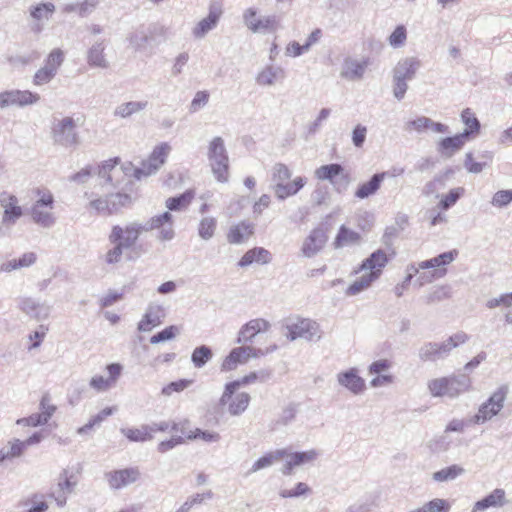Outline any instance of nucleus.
I'll return each instance as SVG.
<instances>
[{
	"mask_svg": "<svg viewBox=\"0 0 512 512\" xmlns=\"http://www.w3.org/2000/svg\"><path fill=\"white\" fill-rule=\"evenodd\" d=\"M407 39V30L404 25H398L388 37V43L393 48L402 47Z\"/></svg>",
	"mask_w": 512,
	"mask_h": 512,
	"instance_id": "obj_56",
	"label": "nucleus"
},
{
	"mask_svg": "<svg viewBox=\"0 0 512 512\" xmlns=\"http://www.w3.org/2000/svg\"><path fill=\"white\" fill-rule=\"evenodd\" d=\"M35 201L30 209V215L33 222L43 228H51L56 223L54 210V196L47 188H37L34 190Z\"/></svg>",
	"mask_w": 512,
	"mask_h": 512,
	"instance_id": "obj_4",
	"label": "nucleus"
},
{
	"mask_svg": "<svg viewBox=\"0 0 512 512\" xmlns=\"http://www.w3.org/2000/svg\"><path fill=\"white\" fill-rule=\"evenodd\" d=\"M194 195L193 190H186L179 196L168 198L165 201V206L169 211H182L190 205Z\"/></svg>",
	"mask_w": 512,
	"mask_h": 512,
	"instance_id": "obj_40",
	"label": "nucleus"
},
{
	"mask_svg": "<svg viewBox=\"0 0 512 512\" xmlns=\"http://www.w3.org/2000/svg\"><path fill=\"white\" fill-rule=\"evenodd\" d=\"M327 235L322 227L313 229L305 238L301 251L307 258H311L318 254L327 242Z\"/></svg>",
	"mask_w": 512,
	"mask_h": 512,
	"instance_id": "obj_21",
	"label": "nucleus"
},
{
	"mask_svg": "<svg viewBox=\"0 0 512 512\" xmlns=\"http://www.w3.org/2000/svg\"><path fill=\"white\" fill-rule=\"evenodd\" d=\"M104 46L102 42L94 44L88 51V63L91 66L106 68L107 61L103 55Z\"/></svg>",
	"mask_w": 512,
	"mask_h": 512,
	"instance_id": "obj_48",
	"label": "nucleus"
},
{
	"mask_svg": "<svg viewBox=\"0 0 512 512\" xmlns=\"http://www.w3.org/2000/svg\"><path fill=\"white\" fill-rule=\"evenodd\" d=\"M387 263L388 257L383 250L378 249L373 252L355 271L356 273L363 272V274L346 289L345 294L356 296L367 290L381 276Z\"/></svg>",
	"mask_w": 512,
	"mask_h": 512,
	"instance_id": "obj_2",
	"label": "nucleus"
},
{
	"mask_svg": "<svg viewBox=\"0 0 512 512\" xmlns=\"http://www.w3.org/2000/svg\"><path fill=\"white\" fill-rule=\"evenodd\" d=\"M76 486V482H72L68 476V471L64 470L58 479L55 488L50 492V497L53 498L57 505L63 507L66 504L67 497L70 495Z\"/></svg>",
	"mask_w": 512,
	"mask_h": 512,
	"instance_id": "obj_26",
	"label": "nucleus"
},
{
	"mask_svg": "<svg viewBox=\"0 0 512 512\" xmlns=\"http://www.w3.org/2000/svg\"><path fill=\"white\" fill-rule=\"evenodd\" d=\"M167 28L161 24H151L136 32L133 42L139 49L154 48L165 38Z\"/></svg>",
	"mask_w": 512,
	"mask_h": 512,
	"instance_id": "obj_15",
	"label": "nucleus"
},
{
	"mask_svg": "<svg viewBox=\"0 0 512 512\" xmlns=\"http://www.w3.org/2000/svg\"><path fill=\"white\" fill-rule=\"evenodd\" d=\"M270 327L271 324L266 319H252L240 328L236 339V343L246 344L248 342H252L253 338L257 334L268 331Z\"/></svg>",
	"mask_w": 512,
	"mask_h": 512,
	"instance_id": "obj_23",
	"label": "nucleus"
},
{
	"mask_svg": "<svg viewBox=\"0 0 512 512\" xmlns=\"http://www.w3.org/2000/svg\"><path fill=\"white\" fill-rule=\"evenodd\" d=\"M172 148L167 142L155 146L150 155L144 161L157 172L166 163Z\"/></svg>",
	"mask_w": 512,
	"mask_h": 512,
	"instance_id": "obj_35",
	"label": "nucleus"
},
{
	"mask_svg": "<svg viewBox=\"0 0 512 512\" xmlns=\"http://www.w3.org/2000/svg\"><path fill=\"white\" fill-rule=\"evenodd\" d=\"M468 140V133H460L452 137H446L439 143V152L451 157L455 152L459 151Z\"/></svg>",
	"mask_w": 512,
	"mask_h": 512,
	"instance_id": "obj_33",
	"label": "nucleus"
},
{
	"mask_svg": "<svg viewBox=\"0 0 512 512\" xmlns=\"http://www.w3.org/2000/svg\"><path fill=\"white\" fill-rule=\"evenodd\" d=\"M213 357L210 347L201 345L196 347L191 354V361L196 368L204 367Z\"/></svg>",
	"mask_w": 512,
	"mask_h": 512,
	"instance_id": "obj_45",
	"label": "nucleus"
},
{
	"mask_svg": "<svg viewBox=\"0 0 512 512\" xmlns=\"http://www.w3.org/2000/svg\"><path fill=\"white\" fill-rule=\"evenodd\" d=\"M124 367L118 363H111L106 366L104 375H94L89 386L97 393L106 392L114 388L122 375Z\"/></svg>",
	"mask_w": 512,
	"mask_h": 512,
	"instance_id": "obj_14",
	"label": "nucleus"
},
{
	"mask_svg": "<svg viewBox=\"0 0 512 512\" xmlns=\"http://www.w3.org/2000/svg\"><path fill=\"white\" fill-rule=\"evenodd\" d=\"M20 506L25 512H46L49 508L45 495L34 493L20 501Z\"/></svg>",
	"mask_w": 512,
	"mask_h": 512,
	"instance_id": "obj_38",
	"label": "nucleus"
},
{
	"mask_svg": "<svg viewBox=\"0 0 512 512\" xmlns=\"http://www.w3.org/2000/svg\"><path fill=\"white\" fill-rule=\"evenodd\" d=\"M272 376V370L270 369H261L259 371L251 372L248 375L244 376L241 380V385L251 384L256 381L266 382Z\"/></svg>",
	"mask_w": 512,
	"mask_h": 512,
	"instance_id": "obj_60",
	"label": "nucleus"
},
{
	"mask_svg": "<svg viewBox=\"0 0 512 512\" xmlns=\"http://www.w3.org/2000/svg\"><path fill=\"white\" fill-rule=\"evenodd\" d=\"M76 128L77 123L72 117L55 120L51 128L53 142L66 148L76 146L79 143Z\"/></svg>",
	"mask_w": 512,
	"mask_h": 512,
	"instance_id": "obj_12",
	"label": "nucleus"
},
{
	"mask_svg": "<svg viewBox=\"0 0 512 512\" xmlns=\"http://www.w3.org/2000/svg\"><path fill=\"white\" fill-rule=\"evenodd\" d=\"M291 176L292 172L287 165L283 163H277L273 166L272 179L275 182V184H283L284 182L288 181L291 178Z\"/></svg>",
	"mask_w": 512,
	"mask_h": 512,
	"instance_id": "obj_58",
	"label": "nucleus"
},
{
	"mask_svg": "<svg viewBox=\"0 0 512 512\" xmlns=\"http://www.w3.org/2000/svg\"><path fill=\"white\" fill-rule=\"evenodd\" d=\"M240 386V381H232L227 383L220 398V405H227V411L232 416L241 415L248 408L250 403L251 398L248 393H236Z\"/></svg>",
	"mask_w": 512,
	"mask_h": 512,
	"instance_id": "obj_10",
	"label": "nucleus"
},
{
	"mask_svg": "<svg viewBox=\"0 0 512 512\" xmlns=\"http://www.w3.org/2000/svg\"><path fill=\"white\" fill-rule=\"evenodd\" d=\"M23 452L24 449L23 445L20 444V440L13 439L0 449V462L20 457Z\"/></svg>",
	"mask_w": 512,
	"mask_h": 512,
	"instance_id": "obj_44",
	"label": "nucleus"
},
{
	"mask_svg": "<svg viewBox=\"0 0 512 512\" xmlns=\"http://www.w3.org/2000/svg\"><path fill=\"white\" fill-rule=\"evenodd\" d=\"M430 124V118L425 116H420L416 119L409 120L405 123L404 129L407 132L415 131L417 133H423L428 130Z\"/></svg>",
	"mask_w": 512,
	"mask_h": 512,
	"instance_id": "obj_59",
	"label": "nucleus"
},
{
	"mask_svg": "<svg viewBox=\"0 0 512 512\" xmlns=\"http://www.w3.org/2000/svg\"><path fill=\"white\" fill-rule=\"evenodd\" d=\"M18 307L27 316L38 321L47 319L51 312V307L48 304L32 297L21 298Z\"/></svg>",
	"mask_w": 512,
	"mask_h": 512,
	"instance_id": "obj_22",
	"label": "nucleus"
},
{
	"mask_svg": "<svg viewBox=\"0 0 512 512\" xmlns=\"http://www.w3.org/2000/svg\"><path fill=\"white\" fill-rule=\"evenodd\" d=\"M283 456H285L284 450L277 449L275 451L269 452L262 457H260L258 460H256L252 467L250 468L248 474L256 473L262 469H266L276 462L283 459Z\"/></svg>",
	"mask_w": 512,
	"mask_h": 512,
	"instance_id": "obj_39",
	"label": "nucleus"
},
{
	"mask_svg": "<svg viewBox=\"0 0 512 512\" xmlns=\"http://www.w3.org/2000/svg\"><path fill=\"white\" fill-rule=\"evenodd\" d=\"M305 177L298 176L291 182H284L283 184H275L273 187L275 196L279 200H285L288 197L296 195L306 184Z\"/></svg>",
	"mask_w": 512,
	"mask_h": 512,
	"instance_id": "obj_32",
	"label": "nucleus"
},
{
	"mask_svg": "<svg viewBox=\"0 0 512 512\" xmlns=\"http://www.w3.org/2000/svg\"><path fill=\"white\" fill-rule=\"evenodd\" d=\"M490 203L497 209L508 207L512 203V189L498 190L493 194Z\"/></svg>",
	"mask_w": 512,
	"mask_h": 512,
	"instance_id": "obj_53",
	"label": "nucleus"
},
{
	"mask_svg": "<svg viewBox=\"0 0 512 512\" xmlns=\"http://www.w3.org/2000/svg\"><path fill=\"white\" fill-rule=\"evenodd\" d=\"M287 330L285 336L290 341L303 339L308 342H317L322 337L320 325L312 319L301 317H290L284 322Z\"/></svg>",
	"mask_w": 512,
	"mask_h": 512,
	"instance_id": "obj_7",
	"label": "nucleus"
},
{
	"mask_svg": "<svg viewBox=\"0 0 512 512\" xmlns=\"http://www.w3.org/2000/svg\"><path fill=\"white\" fill-rule=\"evenodd\" d=\"M179 333L177 326L171 325L150 338L151 344H158L173 339Z\"/></svg>",
	"mask_w": 512,
	"mask_h": 512,
	"instance_id": "obj_62",
	"label": "nucleus"
},
{
	"mask_svg": "<svg viewBox=\"0 0 512 512\" xmlns=\"http://www.w3.org/2000/svg\"><path fill=\"white\" fill-rule=\"evenodd\" d=\"M221 16V10L214 5L210 6L207 17L200 20L192 29V35L196 39L204 38L210 31L216 28Z\"/></svg>",
	"mask_w": 512,
	"mask_h": 512,
	"instance_id": "obj_28",
	"label": "nucleus"
},
{
	"mask_svg": "<svg viewBox=\"0 0 512 512\" xmlns=\"http://www.w3.org/2000/svg\"><path fill=\"white\" fill-rule=\"evenodd\" d=\"M343 172V167L340 164L333 163L328 165H322L319 168H317L314 172L315 177L318 180H327L329 181L334 187L339 190L337 187V182L335 181V178L339 175H341Z\"/></svg>",
	"mask_w": 512,
	"mask_h": 512,
	"instance_id": "obj_37",
	"label": "nucleus"
},
{
	"mask_svg": "<svg viewBox=\"0 0 512 512\" xmlns=\"http://www.w3.org/2000/svg\"><path fill=\"white\" fill-rule=\"evenodd\" d=\"M0 205L3 208L2 222L4 224H15L23 215L22 208L18 205L15 195L6 191L0 193Z\"/></svg>",
	"mask_w": 512,
	"mask_h": 512,
	"instance_id": "obj_19",
	"label": "nucleus"
},
{
	"mask_svg": "<svg viewBox=\"0 0 512 512\" xmlns=\"http://www.w3.org/2000/svg\"><path fill=\"white\" fill-rule=\"evenodd\" d=\"M421 508L423 512H449L450 505L444 499L435 498L425 503Z\"/></svg>",
	"mask_w": 512,
	"mask_h": 512,
	"instance_id": "obj_63",
	"label": "nucleus"
},
{
	"mask_svg": "<svg viewBox=\"0 0 512 512\" xmlns=\"http://www.w3.org/2000/svg\"><path fill=\"white\" fill-rule=\"evenodd\" d=\"M254 224L250 221H241L232 225L227 234V241L230 244H242L254 233Z\"/></svg>",
	"mask_w": 512,
	"mask_h": 512,
	"instance_id": "obj_31",
	"label": "nucleus"
},
{
	"mask_svg": "<svg viewBox=\"0 0 512 512\" xmlns=\"http://www.w3.org/2000/svg\"><path fill=\"white\" fill-rule=\"evenodd\" d=\"M123 247H124L123 242H119V243L115 244V246L113 248L109 249L107 251V253L105 254V262L108 265H113V264L118 263L122 258Z\"/></svg>",
	"mask_w": 512,
	"mask_h": 512,
	"instance_id": "obj_64",
	"label": "nucleus"
},
{
	"mask_svg": "<svg viewBox=\"0 0 512 512\" xmlns=\"http://www.w3.org/2000/svg\"><path fill=\"white\" fill-rule=\"evenodd\" d=\"M65 54L60 48L53 49L44 60V65L33 75L32 83L35 86H43L50 83L57 75L64 63Z\"/></svg>",
	"mask_w": 512,
	"mask_h": 512,
	"instance_id": "obj_11",
	"label": "nucleus"
},
{
	"mask_svg": "<svg viewBox=\"0 0 512 512\" xmlns=\"http://www.w3.org/2000/svg\"><path fill=\"white\" fill-rule=\"evenodd\" d=\"M105 477L113 489L124 487L128 479V469L117 470L105 474Z\"/></svg>",
	"mask_w": 512,
	"mask_h": 512,
	"instance_id": "obj_54",
	"label": "nucleus"
},
{
	"mask_svg": "<svg viewBox=\"0 0 512 512\" xmlns=\"http://www.w3.org/2000/svg\"><path fill=\"white\" fill-rule=\"evenodd\" d=\"M276 346L267 349L255 348L252 346H241L233 348L221 364L223 371H231L238 364H244L251 358H259L274 351Z\"/></svg>",
	"mask_w": 512,
	"mask_h": 512,
	"instance_id": "obj_13",
	"label": "nucleus"
},
{
	"mask_svg": "<svg viewBox=\"0 0 512 512\" xmlns=\"http://www.w3.org/2000/svg\"><path fill=\"white\" fill-rule=\"evenodd\" d=\"M509 388L507 385L498 387L490 397L483 402L477 412L469 418L468 422L473 425H483L497 416L504 408Z\"/></svg>",
	"mask_w": 512,
	"mask_h": 512,
	"instance_id": "obj_8",
	"label": "nucleus"
},
{
	"mask_svg": "<svg viewBox=\"0 0 512 512\" xmlns=\"http://www.w3.org/2000/svg\"><path fill=\"white\" fill-rule=\"evenodd\" d=\"M207 158L216 181L227 183L229 181V157L221 137L216 136L209 142Z\"/></svg>",
	"mask_w": 512,
	"mask_h": 512,
	"instance_id": "obj_5",
	"label": "nucleus"
},
{
	"mask_svg": "<svg viewBox=\"0 0 512 512\" xmlns=\"http://www.w3.org/2000/svg\"><path fill=\"white\" fill-rule=\"evenodd\" d=\"M147 229H159V238L169 241L174 237L173 216L169 211L152 217L147 223Z\"/></svg>",
	"mask_w": 512,
	"mask_h": 512,
	"instance_id": "obj_24",
	"label": "nucleus"
},
{
	"mask_svg": "<svg viewBox=\"0 0 512 512\" xmlns=\"http://www.w3.org/2000/svg\"><path fill=\"white\" fill-rule=\"evenodd\" d=\"M461 120L466 126L462 133H468V137L479 133L481 127L480 122L470 108H466L462 111Z\"/></svg>",
	"mask_w": 512,
	"mask_h": 512,
	"instance_id": "obj_47",
	"label": "nucleus"
},
{
	"mask_svg": "<svg viewBox=\"0 0 512 512\" xmlns=\"http://www.w3.org/2000/svg\"><path fill=\"white\" fill-rule=\"evenodd\" d=\"M458 256L457 250L443 252L433 258L409 264L406 267L405 283H410L414 276L418 275L416 283L419 287L430 284L435 280L446 276L447 266Z\"/></svg>",
	"mask_w": 512,
	"mask_h": 512,
	"instance_id": "obj_1",
	"label": "nucleus"
},
{
	"mask_svg": "<svg viewBox=\"0 0 512 512\" xmlns=\"http://www.w3.org/2000/svg\"><path fill=\"white\" fill-rule=\"evenodd\" d=\"M468 340V336L464 332H457L441 343L427 342L424 343L418 351L420 360L426 362H436L445 359L451 351Z\"/></svg>",
	"mask_w": 512,
	"mask_h": 512,
	"instance_id": "obj_6",
	"label": "nucleus"
},
{
	"mask_svg": "<svg viewBox=\"0 0 512 512\" xmlns=\"http://www.w3.org/2000/svg\"><path fill=\"white\" fill-rule=\"evenodd\" d=\"M507 503L506 492L502 488L494 489L483 499L474 503L472 512H481L489 508H502Z\"/></svg>",
	"mask_w": 512,
	"mask_h": 512,
	"instance_id": "obj_29",
	"label": "nucleus"
},
{
	"mask_svg": "<svg viewBox=\"0 0 512 512\" xmlns=\"http://www.w3.org/2000/svg\"><path fill=\"white\" fill-rule=\"evenodd\" d=\"M422 63L420 59L415 56L405 57L398 61L393 69V78H400L403 80H412L417 71L420 69Z\"/></svg>",
	"mask_w": 512,
	"mask_h": 512,
	"instance_id": "obj_27",
	"label": "nucleus"
},
{
	"mask_svg": "<svg viewBox=\"0 0 512 512\" xmlns=\"http://www.w3.org/2000/svg\"><path fill=\"white\" fill-rule=\"evenodd\" d=\"M128 168L119 157L104 161L98 168V176L115 190L128 189Z\"/></svg>",
	"mask_w": 512,
	"mask_h": 512,
	"instance_id": "obj_9",
	"label": "nucleus"
},
{
	"mask_svg": "<svg viewBox=\"0 0 512 512\" xmlns=\"http://www.w3.org/2000/svg\"><path fill=\"white\" fill-rule=\"evenodd\" d=\"M270 261V253L262 248L255 247L248 250L242 258L239 260L238 265L240 267H247L253 263L266 264Z\"/></svg>",
	"mask_w": 512,
	"mask_h": 512,
	"instance_id": "obj_36",
	"label": "nucleus"
},
{
	"mask_svg": "<svg viewBox=\"0 0 512 512\" xmlns=\"http://www.w3.org/2000/svg\"><path fill=\"white\" fill-rule=\"evenodd\" d=\"M464 193L465 189L463 187L451 189L448 194L441 198L439 206L443 210H448L456 204V202L464 195Z\"/></svg>",
	"mask_w": 512,
	"mask_h": 512,
	"instance_id": "obj_55",
	"label": "nucleus"
},
{
	"mask_svg": "<svg viewBox=\"0 0 512 512\" xmlns=\"http://www.w3.org/2000/svg\"><path fill=\"white\" fill-rule=\"evenodd\" d=\"M470 388L471 379L466 374L440 377L428 382V390L433 397L456 398Z\"/></svg>",
	"mask_w": 512,
	"mask_h": 512,
	"instance_id": "obj_3",
	"label": "nucleus"
},
{
	"mask_svg": "<svg viewBox=\"0 0 512 512\" xmlns=\"http://www.w3.org/2000/svg\"><path fill=\"white\" fill-rule=\"evenodd\" d=\"M452 297V288L449 285H437L428 291L425 296V303L427 305H433L450 299Z\"/></svg>",
	"mask_w": 512,
	"mask_h": 512,
	"instance_id": "obj_41",
	"label": "nucleus"
},
{
	"mask_svg": "<svg viewBox=\"0 0 512 512\" xmlns=\"http://www.w3.org/2000/svg\"><path fill=\"white\" fill-rule=\"evenodd\" d=\"M217 220L214 217H203L198 224V235L201 239L208 241L215 235Z\"/></svg>",
	"mask_w": 512,
	"mask_h": 512,
	"instance_id": "obj_46",
	"label": "nucleus"
},
{
	"mask_svg": "<svg viewBox=\"0 0 512 512\" xmlns=\"http://www.w3.org/2000/svg\"><path fill=\"white\" fill-rule=\"evenodd\" d=\"M368 64V59L358 60L353 57H346L341 65L340 77L348 81L361 80Z\"/></svg>",
	"mask_w": 512,
	"mask_h": 512,
	"instance_id": "obj_20",
	"label": "nucleus"
},
{
	"mask_svg": "<svg viewBox=\"0 0 512 512\" xmlns=\"http://www.w3.org/2000/svg\"><path fill=\"white\" fill-rule=\"evenodd\" d=\"M386 176L387 172L374 174L369 181L359 185L355 191V197L359 199H365L374 195L379 190Z\"/></svg>",
	"mask_w": 512,
	"mask_h": 512,
	"instance_id": "obj_34",
	"label": "nucleus"
},
{
	"mask_svg": "<svg viewBox=\"0 0 512 512\" xmlns=\"http://www.w3.org/2000/svg\"><path fill=\"white\" fill-rule=\"evenodd\" d=\"M55 11V5L51 2L40 3L35 6H31L30 15L37 21L48 20Z\"/></svg>",
	"mask_w": 512,
	"mask_h": 512,
	"instance_id": "obj_49",
	"label": "nucleus"
},
{
	"mask_svg": "<svg viewBox=\"0 0 512 512\" xmlns=\"http://www.w3.org/2000/svg\"><path fill=\"white\" fill-rule=\"evenodd\" d=\"M243 18L247 27L254 33H269L277 30L278 23L275 16L258 18L253 8L247 9Z\"/></svg>",
	"mask_w": 512,
	"mask_h": 512,
	"instance_id": "obj_17",
	"label": "nucleus"
},
{
	"mask_svg": "<svg viewBox=\"0 0 512 512\" xmlns=\"http://www.w3.org/2000/svg\"><path fill=\"white\" fill-rule=\"evenodd\" d=\"M464 473L465 469L462 466L454 464L434 472L432 474V479L436 482H448L455 480Z\"/></svg>",
	"mask_w": 512,
	"mask_h": 512,
	"instance_id": "obj_42",
	"label": "nucleus"
},
{
	"mask_svg": "<svg viewBox=\"0 0 512 512\" xmlns=\"http://www.w3.org/2000/svg\"><path fill=\"white\" fill-rule=\"evenodd\" d=\"M311 493V488L303 482L296 484L293 489H282L279 492L281 498H297Z\"/></svg>",
	"mask_w": 512,
	"mask_h": 512,
	"instance_id": "obj_57",
	"label": "nucleus"
},
{
	"mask_svg": "<svg viewBox=\"0 0 512 512\" xmlns=\"http://www.w3.org/2000/svg\"><path fill=\"white\" fill-rule=\"evenodd\" d=\"M16 91V106L17 107H26L31 106L38 103L41 99L38 93H34L30 90H20L15 89Z\"/></svg>",
	"mask_w": 512,
	"mask_h": 512,
	"instance_id": "obj_50",
	"label": "nucleus"
},
{
	"mask_svg": "<svg viewBox=\"0 0 512 512\" xmlns=\"http://www.w3.org/2000/svg\"><path fill=\"white\" fill-rule=\"evenodd\" d=\"M337 382L354 395H360L366 390L365 380L358 375L356 368H350L338 373Z\"/></svg>",
	"mask_w": 512,
	"mask_h": 512,
	"instance_id": "obj_18",
	"label": "nucleus"
},
{
	"mask_svg": "<svg viewBox=\"0 0 512 512\" xmlns=\"http://www.w3.org/2000/svg\"><path fill=\"white\" fill-rule=\"evenodd\" d=\"M360 240V234L346 228L342 225L338 231V234L335 238L334 246L335 248H342L344 246L352 245L358 243Z\"/></svg>",
	"mask_w": 512,
	"mask_h": 512,
	"instance_id": "obj_43",
	"label": "nucleus"
},
{
	"mask_svg": "<svg viewBox=\"0 0 512 512\" xmlns=\"http://www.w3.org/2000/svg\"><path fill=\"white\" fill-rule=\"evenodd\" d=\"M331 115L330 108H322L314 121L308 124L307 133L309 135H315L322 127L324 121H326Z\"/></svg>",
	"mask_w": 512,
	"mask_h": 512,
	"instance_id": "obj_61",
	"label": "nucleus"
},
{
	"mask_svg": "<svg viewBox=\"0 0 512 512\" xmlns=\"http://www.w3.org/2000/svg\"><path fill=\"white\" fill-rule=\"evenodd\" d=\"M115 408L107 407L100 411L98 414L93 416L87 424L77 429L78 434H85L95 426H99L105 418L112 415Z\"/></svg>",
	"mask_w": 512,
	"mask_h": 512,
	"instance_id": "obj_51",
	"label": "nucleus"
},
{
	"mask_svg": "<svg viewBox=\"0 0 512 512\" xmlns=\"http://www.w3.org/2000/svg\"><path fill=\"white\" fill-rule=\"evenodd\" d=\"M89 205L96 210L99 214H107L111 215L115 213L116 204L113 202V200L109 199V194L105 199L98 198L95 200H92Z\"/></svg>",
	"mask_w": 512,
	"mask_h": 512,
	"instance_id": "obj_52",
	"label": "nucleus"
},
{
	"mask_svg": "<svg viewBox=\"0 0 512 512\" xmlns=\"http://www.w3.org/2000/svg\"><path fill=\"white\" fill-rule=\"evenodd\" d=\"M285 78L286 72L281 66L269 64L257 73L255 81L259 86L271 87L282 82Z\"/></svg>",
	"mask_w": 512,
	"mask_h": 512,
	"instance_id": "obj_25",
	"label": "nucleus"
},
{
	"mask_svg": "<svg viewBox=\"0 0 512 512\" xmlns=\"http://www.w3.org/2000/svg\"><path fill=\"white\" fill-rule=\"evenodd\" d=\"M164 318V311L159 305H149L138 323V330L141 332H150L153 328L159 326Z\"/></svg>",
	"mask_w": 512,
	"mask_h": 512,
	"instance_id": "obj_30",
	"label": "nucleus"
},
{
	"mask_svg": "<svg viewBox=\"0 0 512 512\" xmlns=\"http://www.w3.org/2000/svg\"><path fill=\"white\" fill-rule=\"evenodd\" d=\"M283 450L285 452V456H283L282 460H284L285 463L281 468V472L284 475H291L295 467H299L307 463H312L319 456L318 451L315 449L302 452H291L288 449Z\"/></svg>",
	"mask_w": 512,
	"mask_h": 512,
	"instance_id": "obj_16",
	"label": "nucleus"
}]
</instances>
